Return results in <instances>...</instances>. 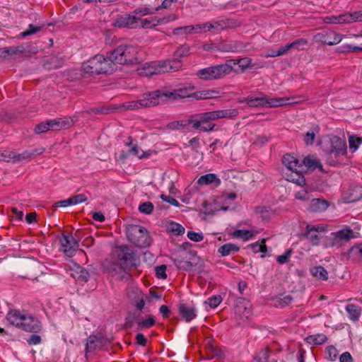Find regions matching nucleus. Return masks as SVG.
<instances>
[{"instance_id":"f257e3e1","label":"nucleus","mask_w":362,"mask_h":362,"mask_svg":"<svg viewBox=\"0 0 362 362\" xmlns=\"http://www.w3.org/2000/svg\"><path fill=\"white\" fill-rule=\"evenodd\" d=\"M238 113L235 109L205 112L191 116L189 119V123H192L194 129H199L204 132H211L216 126L212 121L222 118L233 119L238 115Z\"/></svg>"},{"instance_id":"f03ea898","label":"nucleus","mask_w":362,"mask_h":362,"mask_svg":"<svg viewBox=\"0 0 362 362\" xmlns=\"http://www.w3.org/2000/svg\"><path fill=\"white\" fill-rule=\"evenodd\" d=\"M6 319L11 325L28 332L39 333L42 327L37 317L18 310H10L6 315Z\"/></svg>"},{"instance_id":"7ed1b4c3","label":"nucleus","mask_w":362,"mask_h":362,"mask_svg":"<svg viewBox=\"0 0 362 362\" xmlns=\"http://www.w3.org/2000/svg\"><path fill=\"white\" fill-rule=\"evenodd\" d=\"M138 48L132 45L122 44L107 52L111 63L122 65L136 64L139 62Z\"/></svg>"},{"instance_id":"20e7f679","label":"nucleus","mask_w":362,"mask_h":362,"mask_svg":"<svg viewBox=\"0 0 362 362\" xmlns=\"http://www.w3.org/2000/svg\"><path fill=\"white\" fill-rule=\"evenodd\" d=\"M83 71L90 75L107 74L113 71L112 64L108 56L96 54L82 64Z\"/></svg>"},{"instance_id":"39448f33","label":"nucleus","mask_w":362,"mask_h":362,"mask_svg":"<svg viewBox=\"0 0 362 362\" xmlns=\"http://www.w3.org/2000/svg\"><path fill=\"white\" fill-rule=\"evenodd\" d=\"M247 104L250 107H276L284 105L297 103L298 101L294 97L288 98H274L267 99L265 97L248 96L245 98Z\"/></svg>"},{"instance_id":"423d86ee","label":"nucleus","mask_w":362,"mask_h":362,"mask_svg":"<svg viewBox=\"0 0 362 362\" xmlns=\"http://www.w3.org/2000/svg\"><path fill=\"white\" fill-rule=\"evenodd\" d=\"M327 162L332 166L340 163V157L347 153L346 142L337 136L330 139L329 147L325 150Z\"/></svg>"},{"instance_id":"0eeeda50","label":"nucleus","mask_w":362,"mask_h":362,"mask_svg":"<svg viewBox=\"0 0 362 362\" xmlns=\"http://www.w3.org/2000/svg\"><path fill=\"white\" fill-rule=\"evenodd\" d=\"M127 237L129 242L140 248L147 247L151 243L148 230L139 225H129L127 228Z\"/></svg>"},{"instance_id":"6e6552de","label":"nucleus","mask_w":362,"mask_h":362,"mask_svg":"<svg viewBox=\"0 0 362 362\" xmlns=\"http://www.w3.org/2000/svg\"><path fill=\"white\" fill-rule=\"evenodd\" d=\"M158 92L151 91L142 95L141 98L136 101H130L122 103L119 106V110H136L141 107H150L159 105Z\"/></svg>"},{"instance_id":"1a4fd4ad","label":"nucleus","mask_w":362,"mask_h":362,"mask_svg":"<svg viewBox=\"0 0 362 362\" xmlns=\"http://www.w3.org/2000/svg\"><path fill=\"white\" fill-rule=\"evenodd\" d=\"M116 255L118 262L129 271L140 264V259L135 252L127 245L118 247Z\"/></svg>"},{"instance_id":"9d476101","label":"nucleus","mask_w":362,"mask_h":362,"mask_svg":"<svg viewBox=\"0 0 362 362\" xmlns=\"http://www.w3.org/2000/svg\"><path fill=\"white\" fill-rule=\"evenodd\" d=\"M230 62L215 66H210L197 71V76L205 81H211L221 78L230 74Z\"/></svg>"},{"instance_id":"9b49d317","label":"nucleus","mask_w":362,"mask_h":362,"mask_svg":"<svg viewBox=\"0 0 362 362\" xmlns=\"http://www.w3.org/2000/svg\"><path fill=\"white\" fill-rule=\"evenodd\" d=\"M195 87L192 84H188L183 88L175 89L173 91H163L156 90L158 92L159 104L165 103L168 100H175L179 98H191L192 93L189 92L194 90Z\"/></svg>"},{"instance_id":"f8f14e48","label":"nucleus","mask_w":362,"mask_h":362,"mask_svg":"<svg viewBox=\"0 0 362 362\" xmlns=\"http://www.w3.org/2000/svg\"><path fill=\"white\" fill-rule=\"evenodd\" d=\"M353 238V230L346 226L337 232L332 233L327 240V245L332 247H341Z\"/></svg>"},{"instance_id":"ddd939ff","label":"nucleus","mask_w":362,"mask_h":362,"mask_svg":"<svg viewBox=\"0 0 362 362\" xmlns=\"http://www.w3.org/2000/svg\"><path fill=\"white\" fill-rule=\"evenodd\" d=\"M44 149H33L31 151H25L22 153H16L12 151H4L0 153V160L6 162L13 160L14 163L23 160H30L35 156L42 153Z\"/></svg>"},{"instance_id":"4468645a","label":"nucleus","mask_w":362,"mask_h":362,"mask_svg":"<svg viewBox=\"0 0 362 362\" xmlns=\"http://www.w3.org/2000/svg\"><path fill=\"white\" fill-rule=\"evenodd\" d=\"M179 269L185 271H197L202 272L204 268V263L199 257L197 255L196 251L189 252V258L181 262L180 265L177 266Z\"/></svg>"},{"instance_id":"2eb2a0df","label":"nucleus","mask_w":362,"mask_h":362,"mask_svg":"<svg viewBox=\"0 0 362 362\" xmlns=\"http://www.w3.org/2000/svg\"><path fill=\"white\" fill-rule=\"evenodd\" d=\"M60 250L68 257H73L78 248V243L71 235L62 233L59 239Z\"/></svg>"},{"instance_id":"dca6fc26","label":"nucleus","mask_w":362,"mask_h":362,"mask_svg":"<svg viewBox=\"0 0 362 362\" xmlns=\"http://www.w3.org/2000/svg\"><path fill=\"white\" fill-rule=\"evenodd\" d=\"M313 39L315 42H320L324 45H334L339 43L342 37L340 34L330 30H323L316 33Z\"/></svg>"},{"instance_id":"f3484780","label":"nucleus","mask_w":362,"mask_h":362,"mask_svg":"<svg viewBox=\"0 0 362 362\" xmlns=\"http://www.w3.org/2000/svg\"><path fill=\"white\" fill-rule=\"evenodd\" d=\"M139 17H135L132 13L118 15L112 23V25L119 28L135 29L138 28Z\"/></svg>"},{"instance_id":"a211bd4d","label":"nucleus","mask_w":362,"mask_h":362,"mask_svg":"<svg viewBox=\"0 0 362 362\" xmlns=\"http://www.w3.org/2000/svg\"><path fill=\"white\" fill-rule=\"evenodd\" d=\"M105 271L112 277H115L116 279L119 281L129 280L131 279V275L127 272L129 270L124 269L119 262H110L107 266H105Z\"/></svg>"},{"instance_id":"6ab92c4d","label":"nucleus","mask_w":362,"mask_h":362,"mask_svg":"<svg viewBox=\"0 0 362 362\" xmlns=\"http://www.w3.org/2000/svg\"><path fill=\"white\" fill-rule=\"evenodd\" d=\"M104 346V339L102 337H98L95 334L90 335L87 339L86 343V354L85 357L86 359H88L89 354L94 353L95 351L102 349Z\"/></svg>"},{"instance_id":"aec40b11","label":"nucleus","mask_w":362,"mask_h":362,"mask_svg":"<svg viewBox=\"0 0 362 362\" xmlns=\"http://www.w3.org/2000/svg\"><path fill=\"white\" fill-rule=\"evenodd\" d=\"M182 66V62L178 59H167L159 62L156 64V69L160 74L165 72H173L179 70Z\"/></svg>"},{"instance_id":"412c9836","label":"nucleus","mask_w":362,"mask_h":362,"mask_svg":"<svg viewBox=\"0 0 362 362\" xmlns=\"http://www.w3.org/2000/svg\"><path fill=\"white\" fill-rule=\"evenodd\" d=\"M200 27V31L202 29H207L209 31L212 30H222L224 29H228L233 28L234 26V23L232 22L229 19H223L215 21L213 22H208L203 24H198Z\"/></svg>"},{"instance_id":"4be33fe9","label":"nucleus","mask_w":362,"mask_h":362,"mask_svg":"<svg viewBox=\"0 0 362 362\" xmlns=\"http://www.w3.org/2000/svg\"><path fill=\"white\" fill-rule=\"evenodd\" d=\"M170 21H171L170 16L163 18L154 16L144 19L140 18L139 21L140 25L138 24V28L141 29H151L157 25L168 23Z\"/></svg>"},{"instance_id":"5701e85b","label":"nucleus","mask_w":362,"mask_h":362,"mask_svg":"<svg viewBox=\"0 0 362 362\" xmlns=\"http://www.w3.org/2000/svg\"><path fill=\"white\" fill-rule=\"evenodd\" d=\"M322 227L307 225L305 231L302 233V236L308 240L314 246L319 245L320 237L318 233L321 231Z\"/></svg>"},{"instance_id":"b1692460","label":"nucleus","mask_w":362,"mask_h":362,"mask_svg":"<svg viewBox=\"0 0 362 362\" xmlns=\"http://www.w3.org/2000/svg\"><path fill=\"white\" fill-rule=\"evenodd\" d=\"M362 198L361 189L359 186H351L343 194V199L346 203L355 202Z\"/></svg>"},{"instance_id":"393cba45","label":"nucleus","mask_w":362,"mask_h":362,"mask_svg":"<svg viewBox=\"0 0 362 362\" xmlns=\"http://www.w3.org/2000/svg\"><path fill=\"white\" fill-rule=\"evenodd\" d=\"M243 48L242 43L238 41H224L218 44L217 50L224 52H238Z\"/></svg>"},{"instance_id":"a878e982","label":"nucleus","mask_w":362,"mask_h":362,"mask_svg":"<svg viewBox=\"0 0 362 362\" xmlns=\"http://www.w3.org/2000/svg\"><path fill=\"white\" fill-rule=\"evenodd\" d=\"M180 315L186 322H190L197 317V310L193 306H188L185 303L178 305Z\"/></svg>"},{"instance_id":"bb28decb","label":"nucleus","mask_w":362,"mask_h":362,"mask_svg":"<svg viewBox=\"0 0 362 362\" xmlns=\"http://www.w3.org/2000/svg\"><path fill=\"white\" fill-rule=\"evenodd\" d=\"M206 354L210 359L216 358L218 360L225 358V354L222 348L214 346L212 343L209 342L206 345Z\"/></svg>"},{"instance_id":"cd10ccee","label":"nucleus","mask_w":362,"mask_h":362,"mask_svg":"<svg viewBox=\"0 0 362 362\" xmlns=\"http://www.w3.org/2000/svg\"><path fill=\"white\" fill-rule=\"evenodd\" d=\"M301 164L305 165L308 170H315L319 169L321 172L323 171L322 165L320 160L314 156H308L304 158Z\"/></svg>"},{"instance_id":"c85d7f7f","label":"nucleus","mask_w":362,"mask_h":362,"mask_svg":"<svg viewBox=\"0 0 362 362\" xmlns=\"http://www.w3.org/2000/svg\"><path fill=\"white\" fill-rule=\"evenodd\" d=\"M230 62L231 63L230 64V73L231 71H237V70H235L234 69V66H235V65H238L239 67L243 71L245 70L247 68H252V66H250L251 62H252V59H249L247 57L238 59H228V60L226 61L225 63L226 64H229Z\"/></svg>"},{"instance_id":"c756f323","label":"nucleus","mask_w":362,"mask_h":362,"mask_svg":"<svg viewBox=\"0 0 362 362\" xmlns=\"http://www.w3.org/2000/svg\"><path fill=\"white\" fill-rule=\"evenodd\" d=\"M24 47L23 45L17 47H5L0 48V59H6L11 56L23 53Z\"/></svg>"},{"instance_id":"7c9ffc66","label":"nucleus","mask_w":362,"mask_h":362,"mask_svg":"<svg viewBox=\"0 0 362 362\" xmlns=\"http://www.w3.org/2000/svg\"><path fill=\"white\" fill-rule=\"evenodd\" d=\"M192 98H195L196 100L216 98L219 96V91L215 89L204 90L192 93Z\"/></svg>"},{"instance_id":"2f4dec72","label":"nucleus","mask_w":362,"mask_h":362,"mask_svg":"<svg viewBox=\"0 0 362 362\" xmlns=\"http://www.w3.org/2000/svg\"><path fill=\"white\" fill-rule=\"evenodd\" d=\"M282 163L289 170H297V168H303V165L299 160L289 153L284 156Z\"/></svg>"},{"instance_id":"473e14b6","label":"nucleus","mask_w":362,"mask_h":362,"mask_svg":"<svg viewBox=\"0 0 362 362\" xmlns=\"http://www.w3.org/2000/svg\"><path fill=\"white\" fill-rule=\"evenodd\" d=\"M301 168H297V170H291V173L288 175L287 180L294 182L299 186H304L306 183L305 178L300 172Z\"/></svg>"},{"instance_id":"72a5a7b5","label":"nucleus","mask_w":362,"mask_h":362,"mask_svg":"<svg viewBox=\"0 0 362 362\" xmlns=\"http://www.w3.org/2000/svg\"><path fill=\"white\" fill-rule=\"evenodd\" d=\"M329 206L327 201L321 199H313L310 204V210L313 212H322Z\"/></svg>"},{"instance_id":"f704fd0d","label":"nucleus","mask_w":362,"mask_h":362,"mask_svg":"<svg viewBox=\"0 0 362 362\" xmlns=\"http://www.w3.org/2000/svg\"><path fill=\"white\" fill-rule=\"evenodd\" d=\"M71 276L78 281L87 282L90 274L86 269L78 265L71 273Z\"/></svg>"},{"instance_id":"c9c22d12","label":"nucleus","mask_w":362,"mask_h":362,"mask_svg":"<svg viewBox=\"0 0 362 362\" xmlns=\"http://www.w3.org/2000/svg\"><path fill=\"white\" fill-rule=\"evenodd\" d=\"M272 354V351L268 347L261 349L259 351L255 354L253 358L257 362H277L276 359L269 361V356Z\"/></svg>"},{"instance_id":"e433bc0d","label":"nucleus","mask_w":362,"mask_h":362,"mask_svg":"<svg viewBox=\"0 0 362 362\" xmlns=\"http://www.w3.org/2000/svg\"><path fill=\"white\" fill-rule=\"evenodd\" d=\"M200 32L199 25H187L183 27H177L173 29V33L175 35H180L183 34H192Z\"/></svg>"},{"instance_id":"4c0bfd02","label":"nucleus","mask_w":362,"mask_h":362,"mask_svg":"<svg viewBox=\"0 0 362 362\" xmlns=\"http://www.w3.org/2000/svg\"><path fill=\"white\" fill-rule=\"evenodd\" d=\"M239 250L240 247L238 245L233 243H226L218 247V252L220 253L221 256L225 257L229 255H233L238 252Z\"/></svg>"},{"instance_id":"58836bf2","label":"nucleus","mask_w":362,"mask_h":362,"mask_svg":"<svg viewBox=\"0 0 362 362\" xmlns=\"http://www.w3.org/2000/svg\"><path fill=\"white\" fill-rule=\"evenodd\" d=\"M346 310L348 313L349 319L354 322L357 321L361 316V308L354 304L347 305Z\"/></svg>"},{"instance_id":"ea45409f","label":"nucleus","mask_w":362,"mask_h":362,"mask_svg":"<svg viewBox=\"0 0 362 362\" xmlns=\"http://www.w3.org/2000/svg\"><path fill=\"white\" fill-rule=\"evenodd\" d=\"M157 62L146 64L141 69H139V73L141 76H149L154 74H159L156 69Z\"/></svg>"},{"instance_id":"a19ab883","label":"nucleus","mask_w":362,"mask_h":362,"mask_svg":"<svg viewBox=\"0 0 362 362\" xmlns=\"http://www.w3.org/2000/svg\"><path fill=\"white\" fill-rule=\"evenodd\" d=\"M349 258L353 261L362 260V244L351 247L348 252Z\"/></svg>"},{"instance_id":"79ce46f5","label":"nucleus","mask_w":362,"mask_h":362,"mask_svg":"<svg viewBox=\"0 0 362 362\" xmlns=\"http://www.w3.org/2000/svg\"><path fill=\"white\" fill-rule=\"evenodd\" d=\"M310 274L320 280L325 281L328 279V272L322 266H315L310 268Z\"/></svg>"},{"instance_id":"37998d69","label":"nucleus","mask_w":362,"mask_h":362,"mask_svg":"<svg viewBox=\"0 0 362 362\" xmlns=\"http://www.w3.org/2000/svg\"><path fill=\"white\" fill-rule=\"evenodd\" d=\"M293 300L291 295H279L274 298V305L276 307L284 308L288 305Z\"/></svg>"},{"instance_id":"c03bdc74","label":"nucleus","mask_w":362,"mask_h":362,"mask_svg":"<svg viewBox=\"0 0 362 362\" xmlns=\"http://www.w3.org/2000/svg\"><path fill=\"white\" fill-rule=\"evenodd\" d=\"M232 235L233 238H240L245 241L255 237V233L250 230L237 229L233 232Z\"/></svg>"},{"instance_id":"a18cd8bd","label":"nucleus","mask_w":362,"mask_h":362,"mask_svg":"<svg viewBox=\"0 0 362 362\" xmlns=\"http://www.w3.org/2000/svg\"><path fill=\"white\" fill-rule=\"evenodd\" d=\"M327 341V337L324 334L310 335L306 337V341L313 345H321Z\"/></svg>"},{"instance_id":"49530a36","label":"nucleus","mask_w":362,"mask_h":362,"mask_svg":"<svg viewBox=\"0 0 362 362\" xmlns=\"http://www.w3.org/2000/svg\"><path fill=\"white\" fill-rule=\"evenodd\" d=\"M158 11V8L142 7L135 8L132 13L135 15V17L141 18L146 15H152Z\"/></svg>"},{"instance_id":"de8ad7c7","label":"nucleus","mask_w":362,"mask_h":362,"mask_svg":"<svg viewBox=\"0 0 362 362\" xmlns=\"http://www.w3.org/2000/svg\"><path fill=\"white\" fill-rule=\"evenodd\" d=\"M320 127L318 125L313 126L303 137L304 142L306 145H312L315 139V134L320 132Z\"/></svg>"},{"instance_id":"09e8293b","label":"nucleus","mask_w":362,"mask_h":362,"mask_svg":"<svg viewBox=\"0 0 362 362\" xmlns=\"http://www.w3.org/2000/svg\"><path fill=\"white\" fill-rule=\"evenodd\" d=\"M217 181V183H220V180L217 177V176L214 173H208L204 175H202L197 181L198 185H207L211 184Z\"/></svg>"},{"instance_id":"8fccbe9b","label":"nucleus","mask_w":362,"mask_h":362,"mask_svg":"<svg viewBox=\"0 0 362 362\" xmlns=\"http://www.w3.org/2000/svg\"><path fill=\"white\" fill-rule=\"evenodd\" d=\"M247 247H250L254 253L262 252V255H261L262 257H264V254L267 251V248L265 245L264 239H262L261 242L257 241L255 243L250 244Z\"/></svg>"},{"instance_id":"3c124183","label":"nucleus","mask_w":362,"mask_h":362,"mask_svg":"<svg viewBox=\"0 0 362 362\" xmlns=\"http://www.w3.org/2000/svg\"><path fill=\"white\" fill-rule=\"evenodd\" d=\"M136 323L138 325L137 329L139 330V329H148V328L153 327L155 325L156 321H155L154 317L152 315H150L146 320H136Z\"/></svg>"},{"instance_id":"603ef678","label":"nucleus","mask_w":362,"mask_h":362,"mask_svg":"<svg viewBox=\"0 0 362 362\" xmlns=\"http://www.w3.org/2000/svg\"><path fill=\"white\" fill-rule=\"evenodd\" d=\"M168 230L173 233L174 235H180L184 234L185 229L180 223L171 222L168 226Z\"/></svg>"},{"instance_id":"864d4df0","label":"nucleus","mask_w":362,"mask_h":362,"mask_svg":"<svg viewBox=\"0 0 362 362\" xmlns=\"http://www.w3.org/2000/svg\"><path fill=\"white\" fill-rule=\"evenodd\" d=\"M189 47L187 44H184L180 45L175 52L174 59H180L181 58L187 56L189 54Z\"/></svg>"},{"instance_id":"5fc2aeb1","label":"nucleus","mask_w":362,"mask_h":362,"mask_svg":"<svg viewBox=\"0 0 362 362\" xmlns=\"http://www.w3.org/2000/svg\"><path fill=\"white\" fill-rule=\"evenodd\" d=\"M349 148L353 151H356L359 145L362 144V137H358L355 135L349 136Z\"/></svg>"},{"instance_id":"6e6d98bb","label":"nucleus","mask_w":362,"mask_h":362,"mask_svg":"<svg viewBox=\"0 0 362 362\" xmlns=\"http://www.w3.org/2000/svg\"><path fill=\"white\" fill-rule=\"evenodd\" d=\"M139 151H140L139 147L138 146L137 144H135L129 150V155L131 154V155L137 156L140 159L144 158H148L151 156L150 151H142V153L140 155Z\"/></svg>"},{"instance_id":"4d7b16f0","label":"nucleus","mask_w":362,"mask_h":362,"mask_svg":"<svg viewBox=\"0 0 362 362\" xmlns=\"http://www.w3.org/2000/svg\"><path fill=\"white\" fill-rule=\"evenodd\" d=\"M99 110L100 115H109L117 112L119 106L117 105H103L99 107Z\"/></svg>"},{"instance_id":"13d9d810","label":"nucleus","mask_w":362,"mask_h":362,"mask_svg":"<svg viewBox=\"0 0 362 362\" xmlns=\"http://www.w3.org/2000/svg\"><path fill=\"white\" fill-rule=\"evenodd\" d=\"M42 28H43V25H42V26H35V25H33V24H30L28 25V28L27 30H25V31L22 32L20 34V36L22 38H25L27 36H29V35H34V34L37 33Z\"/></svg>"},{"instance_id":"bf43d9fd","label":"nucleus","mask_w":362,"mask_h":362,"mask_svg":"<svg viewBox=\"0 0 362 362\" xmlns=\"http://www.w3.org/2000/svg\"><path fill=\"white\" fill-rule=\"evenodd\" d=\"M338 351L335 346L331 345L326 348L325 358L329 361H334L337 358Z\"/></svg>"},{"instance_id":"052dcab7","label":"nucleus","mask_w":362,"mask_h":362,"mask_svg":"<svg viewBox=\"0 0 362 362\" xmlns=\"http://www.w3.org/2000/svg\"><path fill=\"white\" fill-rule=\"evenodd\" d=\"M154 209L153 204L151 202H146L141 204L139 206V212L144 214H151Z\"/></svg>"},{"instance_id":"680f3d73","label":"nucleus","mask_w":362,"mask_h":362,"mask_svg":"<svg viewBox=\"0 0 362 362\" xmlns=\"http://www.w3.org/2000/svg\"><path fill=\"white\" fill-rule=\"evenodd\" d=\"M189 124H192V123H189L188 120H180L175 121L168 124V127L171 129H180L186 127Z\"/></svg>"},{"instance_id":"e2e57ef3","label":"nucleus","mask_w":362,"mask_h":362,"mask_svg":"<svg viewBox=\"0 0 362 362\" xmlns=\"http://www.w3.org/2000/svg\"><path fill=\"white\" fill-rule=\"evenodd\" d=\"M189 252H179L172 259L175 265L177 267L180 265L181 262L185 261L189 258Z\"/></svg>"},{"instance_id":"0e129e2a","label":"nucleus","mask_w":362,"mask_h":362,"mask_svg":"<svg viewBox=\"0 0 362 362\" xmlns=\"http://www.w3.org/2000/svg\"><path fill=\"white\" fill-rule=\"evenodd\" d=\"M222 300L221 296L215 295L208 298L207 303L211 308H216L221 303ZM205 303H206V301Z\"/></svg>"},{"instance_id":"69168bd1","label":"nucleus","mask_w":362,"mask_h":362,"mask_svg":"<svg viewBox=\"0 0 362 362\" xmlns=\"http://www.w3.org/2000/svg\"><path fill=\"white\" fill-rule=\"evenodd\" d=\"M187 238L194 242H200L204 239V235L202 233H197L192 230L187 232Z\"/></svg>"},{"instance_id":"338daca9","label":"nucleus","mask_w":362,"mask_h":362,"mask_svg":"<svg viewBox=\"0 0 362 362\" xmlns=\"http://www.w3.org/2000/svg\"><path fill=\"white\" fill-rule=\"evenodd\" d=\"M166 269H167V267L165 264L157 266L155 268L156 277L158 279H166L167 278V274L165 273Z\"/></svg>"},{"instance_id":"774afa93","label":"nucleus","mask_w":362,"mask_h":362,"mask_svg":"<svg viewBox=\"0 0 362 362\" xmlns=\"http://www.w3.org/2000/svg\"><path fill=\"white\" fill-rule=\"evenodd\" d=\"M292 253V250L291 249H288L287 250L284 254L281 255H279L276 258V261L281 264H286L288 262V259L291 256Z\"/></svg>"}]
</instances>
